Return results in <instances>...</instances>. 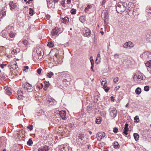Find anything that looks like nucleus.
I'll list each match as a JSON object with an SVG mask.
<instances>
[{
	"instance_id": "9",
	"label": "nucleus",
	"mask_w": 151,
	"mask_h": 151,
	"mask_svg": "<svg viewBox=\"0 0 151 151\" xmlns=\"http://www.w3.org/2000/svg\"><path fill=\"white\" fill-rule=\"evenodd\" d=\"M134 46V44L131 42H128L125 43L123 45V47L125 48L131 49Z\"/></svg>"
},
{
	"instance_id": "36",
	"label": "nucleus",
	"mask_w": 151,
	"mask_h": 151,
	"mask_svg": "<svg viewBox=\"0 0 151 151\" xmlns=\"http://www.w3.org/2000/svg\"><path fill=\"white\" fill-rule=\"evenodd\" d=\"M16 64H17V63L15 62V63L13 65H12L11 68H13V69H16L17 68V66Z\"/></svg>"
},
{
	"instance_id": "15",
	"label": "nucleus",
	"mask_w": 151,
	"mask_h": 151,
	"mask_svg": "<svg viewBox=\"0 0 151 151\" xmlns=\"http://www.w3.org/2000/svg\"><path fill=\"white\" fill-rule=\"evenodd\" d=\"M24 93H23V92L21 91V90H19L17 91V98L19 99H21L22 98V96H24Z\"/></svg>"
},
{
	"instance_id": "1",
	"label": "nucleus",
	"mask_w": 151,
	"mask_h": 151,
	"mask_svg": "<svg viewBox=\"0 0 151 151\" xmlns=\"http://www.w3.org/2000/svg\"><path fill=\"white\" fill-rule=\"evenodd\" d=\"M58 50L56 49H54V50H51L50 53L51 55H52L53 56H55V58H54L55 59L56 58V61L59 64H61L62 62V59L61 57L59 55H57L55 52Z\"/></svg>"
},
{
	"instance_id": "43",
	"label": "nucleus",
	"mask_w": 151,
	"mask_h": 151,
	"mask_svg": "<svg viewBox=\"0 0 151 151\" xmlns=\"http://www.w3.org/2000/svg\"><path fill=\"white\" fill-rule=\"evenodd\" d=\"M134 120L137 122H139V119L138 116H136L134 118Z\"/></svg>"
},
{
	"instance_id": "42",
	"label": "nucleus",
	"mask_w": 151,
	"mask_h": 151,
	"mask_svg": "<svg viewBox=\"0 0 151 151\" xmlns=\"http://www.w3.org/2000/svg\"><path fill=\"white\" fill-rule=\"evenodd\" d=\"M33 125L32 124H31V125H29L28 126H27V128L28 129H29L31 131L32 130V129H33Z\"/></svg>"
},
{
	"instance_id": "44",
	"label": "nucleus",
	"mask_w": 151,
	"mask_h": 151,
	"mask_svg": "<svg viewBox=\"0 0 151 151\" xmlns=\"http://www.w3.org/2000/svg\"><path fill=\"white\" fill-rule=\"evenodd\" d=\"M144 89L145 91H148L149 90V87L148 86H145Z\"/></svg>"
},
{
	"instance_id": "21",
	"label": "nucleus",
	"mask_w": 151,
	"mask_h": 151,
	"mask_svg": "<svg viewBox=\"0 0 151 151\" xmlns=\"http://www.w3.org/2000/svg\"><path fill=\"white\" fill-rule=\"evenodd\" d=\"M46 1L48 4V8H51L53 5L52 0H46Z\"/></svg>"
},
{
	"instance_id": "24",
	"label": "nucleus",
	"mask_w": 151,
	"mask_h": 151,
	"mask_svg": "<svg viewBox=\"0 0 151 151\" xmlns=\"http://www.w3.org/2000/svg\"><path fill=\"white\" fill-rule=\"evenodd\" d=\"M134 136L135 141H137L139 139V137L138 134L136 133H134Z\"/></svg>"
},
{
	"instance_id": "32",
	"label": "nucleus",
	"mask_w": 151,
	"mask_h": 151,
	"mask_svg": "<svg viewBox=\"0 0 151 151\" xmlns=\"http://www.w3.org/2000/svg\"><path fill=\"white\" fill-rule=\"evenodd\" d=\"M79 19L80 21L82 23L84 22L85 21L84 17L83 16L80 17Z\"/></svg>"
},
{
	"instance_id": "3",
	"label": "nucleus",
	"mask_w": 151,
	"mask_h": 151,
	"mask_svg": "<svg viewBox=\"0 0 151 151\" xmlns=\"http://www.w3.org/2000/svg\"><path fill=\"white\" fill-rule=\"evenodd\" d=\"M126 9V7L123 6H122L121 3H118L116 8V10L117 12L120 13L124 12Z\"/></svg>"
},
{
	"instance_id": "10",
	"label": "nucleus",
	"mask_w": 151,
	"mask_h": 151,
	"mask_svg": "<svg viewBox=\"0 0 151 151\" xmlns=\"http://www.w3.org/2000/svg\"><path fill=\"white\" fill-rule=\"evenodd\" d=\"M105 136V133L103 132H99L96 135V137L98 140L100 141Z\"/></svg>"
},
{
	"instance_id": "30",
	"label": "nucleus",
	"mask_w": 151,
	"mask_h": 151,
	"mask_svg": "<svg viewBox=\"0 0 151 151\" xmlns=\"http://www.w3.org/2000/svg\"><path fill=\"white\" fill-rule=\"evenodd\" d=\"M114 147L115 148H118L119 147V145L117 142H115L114 143Z\"/></svg>"
},
{
	"instance_id": "28",
	"label": "nucleus",
	"mask_w": 151,
	"mask_h": 151,
	"mask_svg": "<svg viewBox=\"0 0 151 151\" xmlns=\"http://www.w3.org/2000/svg\"><path fill=\"white\" fill-rule=\"evenodd\" d=\"M47 45L50 47H52L53 46L54 43L52 42L51 41L50 42H48Z\"/></svg>"
},
{
	"instance_id": "13",
	"label": "nucleus",
	"mask_w": 151,
	"mask_h": 151,
	"mask_svg": "<svg viewBox=\"0 0 151 151\" xmlns=\"http://www.w3.org/2000/svg\"><path fill=\"white\" fill-rule=\"evenodd\" d=\"M6 93L9 95H10L12 94V90L10 87L6 86L4 88Z\"/></svg>"
},
{
	"instance_id": "17",
	"label": "nucleus",
	"mask_w": 151,
	"mask_h": 151,
	"mask_svg": "<svg viewBox=\"0 0 151 151\" xmlns=\"http://www.w3.org/2000/svg\"><path fill=\"white\" fill-rule=\"evenodd\" d=\"M107 83L106 81L105 80V82L104 83V85L103 86V88L104 89L106 92H107L109 90V88L107 87Z\"/></svg>"
},
{
	"instance_id": "63",
	"label": "nucleus",
	"mask_w": 151,
	"mask_h": 151,
	"mask_svg": "<svg viewBox=\"0 0 151 151\" xmlns=\"http://www.w3.org/2000/svg\"><path fill=\"white\" fill-rule=\"evenodd\" d=\"M46 17L48 19H49L50 17V16L49 15H46Z\"/></svg>"
},
{
	"instance_id": "49",
	"label": "nucleus",
	"mask_w": 151,
	"mask_h": 151,
	"mask_svg": "<svg viewBox=\"0 0 151 151\" xmlns=\"http://www.w3.org/2000/svg\"><path fill=\"white\" fill-rule=\"evenodd\" d=\"M76 10L73 9H72L71 11V13L72 14H76Z\"/></svg>"
},
{
	"instance_id": "34",
	"label": "nucleus",
	"mask_w": 151,
	"mask_h": 151,
	"mask_svg": "<svg viewBox=\"0 0 151 151\" xmlns=\"http://www.w3.org/2000/svg\"><path fill=\"white\" fill-rule=\"evenodd\" d=\"M33 9L31 8L29 9V14L31 16L33 15Z\"/></svg>"
},
{
	"instance_id": "8",
	"label": "nucleus",
	"mask_w": 151,
	"mask_h": 151,
	"mask_svg": "<svg viewBox=\"0 0 151 151\" xmlns=\"http://www.w3.org/2000/svg\"><path fill=\"white\" fill-rule=\"evenodd\" d=\"M14 0H10L9 3L10 9L11 10H13L17 6V3L14 1Z\"/></svg>"
},
{
	"instance_id": "7",
	"label": "nucleus",
	"mask_w": 151,
	"mask_h": 151,
	"mask_svg": "<svg viewBox=\"0 0 151 151\" xmlns=\"http://www.w3.org/2000/svg\"><path fill=\"white\" fill-rule=\"evenodd\" d=\"M141 57L144 59H149L151 57V52L148 51H145L143 53Z\"/></svg>"
},
{
	"instance_id": "58",
	"label": "nucleus",
	"mask_w": 151,
	"mask_h": 151,
	"mask_svg": "<svg viewBox=\"0 0 151 151\" xmlns=\"http://www.w3.org/2000/svg\"><path fill=\"white\" fill-rule=\"evenodd\" d=\"M106 79H104L102 81V82L101 83V85L102 86H103L104 84V83H105V80Z\"/></svg>"
},
{
	"instance_id": "33",
	"label": "nucleus",
	"mask_w": 151,
	"mask_h": 151,
	"mask_svg": "<svg viewBox=\"0 0 151 151\" xmlns=\"http://www.w3.org/2000/svg\"><path fill=\"white\" fill-rule=\"evenodd\" d=\"M53 75V73L51 72H50L49 73H48L47 75V76H48L49 78H50Z\"/></svg>"
},
{
	"instance_id": "46",
	"label": "nucleus",
	"mask_w": 151,
	"mask_h": 151,
	"mask_svg": "<svg viewBox=\"0 0 151 151\" xmlns=\"http://www.w3.org/2000/svg\"><path fill=\"white\" fill-rule=\"evenodd\" d=\"M119 79L118 77H116L114 79V81L116 83L118 81Z\"/></svg>"
},
{
	"instance_id": "18",
	"label": "nucleus",
	"mask_w": 151,
	"mask_h": 151,
	"mask_svg": "<svg viewBox=\"0 0 151 151\" xmlns=\"http://www.w3.org/2000/svg\"><path fill=\"white\" fill-rule=\"evenodd\" d=\"M107 83L106 81L105 80V82L104 83V85L103 86V88L104 89L106 92H107L109 90V88L107 87Z\"/></svg>"
},
{
	"instance_id": "11",
	"label": "nucleus",
	"mask_w": 151,
	"mask_h": 151,
	"mask_svg": "<svg viewBox=\"0 0 151 151\" xmlns=\"http://www.w3.org/2000/svg\"><path fill=\"white\" fill-rule=\"evenodd\" d=\"M59 30L57 27H55L52 29L51 31V35L52 36H56L58 35Z\"/></svg>"
},
{
	"instance_id": "47",
	"label": "nucleus",
	"mask_w": 151,
	"mask_h": 151,
	"mask_svg": "<svg viewBox=\"0 0 151 151\" xmlns=\"http://www.w3.org/2000/svg\"><path fill=\"white\" fill-rule=\"evenodd\" d=\"M65 0H63L61 1V5L63 6V7H65Z\"/></svg>"
},
{
	"instance_id": "62",
	"label": "nucleus",
	"mask_w": 151,
	"mask_h": 151,
	"mask_svg": "<svg viewBox=\"0 0 151 151\" xmlns=\"http://www.w3.org/2000/svg\"><path fill=\"white\" fill-rule=\"evenodd\" d=\"M67 2L68 4H69L71 2V0H67Z\"/></svg>"
},
{
	"instance_id": "16",
	"label": "nucleus",
	"mask_w": 151,
	"mask_h": 151,
	"mask_svg": "<svg viewBox=\"0 0 151 151\" xmlns=\"http://www.w3.org/2000/svg\"><path fill=\"white\" fill-rule=\"evenodd\" d=\"M55 102V101L54 99L51 98H48L47 100V103L49 105H52Z\"/></svg>"
},
{
	"instance_id": "53",
	"label": "nucleus",
	"mask_w": 151,
	"mask_h": 151,
	"mask_svg": "<svg viewBox=\"0 0 151 151\" xmlns=\"http://www.w3.org/2000/svg\"><path fill=\"white\" fill-rule=\"evenodd\" d=\"M137 79H139V80H141L142 79V77L140 75L137 76Z\"/></svg>"
},
{
	"instance_id": "22",
	"label": "nucleus",
	"mask_w": 151,
	"mask_h": 151,
	"mask_svg": "<svg viewBox=\"0 0 151 151\" xmlns=\"http://www.w3.org/2000/svg\"><path fill=\"white\" fill-rule=\"evenodd\" d=\"M20 50L19 49L17 48L15 49H14L12 52V54L14 55L17 54L18 53H19L20 52Z\"/></svg>"
},
{
	"instance_id": "2",
	"label": "nucleus",
	"mask_w": 151,
	"mask_h": 151,
	"mask_svg": "<svg viewBox=\"0 0 151 151\" xmlns=\"http://www.w3.org/2000/svg\"><path fill=\"white\" fill-rule=\"evenodd\" d=\"M22 86L24 88L25 90L28 92H31L33 91V87L32 85L28 83L24 82Z\"/></svg>"
},
{
	"instance_id": "26",
	"label": "nucleus",
	"mask_w": 151,
	"mask_h": 151,
	"mask_svg": "<svg viewBox=\"0 0 151 151\" xmlns=\"http://www.w3.org/2000/svg\"><path fill=\"white\" fill-rule=\"evenodd\" d=\"M45 86L43 88L44 90H46L47 88V87L49 86V83L47 82H45L44 83Z\"/></svg>"
},
{
	"instance_id": "31",
	"label": "nucleus",
	"mask_w": 151,
	"mask_h": 151,
	"mask_svg": "<svg viewBox=\"0 0 151 151\" xmlns=\"http://www.w3.org/2000/svg\"><path fill=\"white\" fill-rule=\"evenodd\" d=\"M133 78L134 81H136L137 79V75L135 73H134L133 75Z\"/></svg>"
},
{
	"instance_id": "60",
	"label": "nucleus",
	"mask_w": 151,
	"mask_h": 151,
	"mask_svg": "<svg viewBox=\"0 0 151 151\" xmlns=\"http://www.w3.org/2000/svg\"><path fill=\"white\" fill-rule=\"evenodd\" d=\"M65 76H67V77H69L68 81H70V80L71 79V78H70V76H69V75L68 74H67L66 75H65Z\"/></svg>"
},
{
	"instance_id": "35",
	"label": "nucleus",
	"mask_w": 151,
	"mask_h": 151,
	"mask_svg": "<svg viewBox=\"0 0 151 151\" xmlns=\"http://www.w3.org/2000/svg\"><path fill=\"white\" fill-rule=\"evenodd\" d=\"M91 6L90 5H88L87 6L85 9L84 11L86 13H87L89 9L91 8Z\"/></svg>"
},
{
	"instance_id": "12",
	"label": "nucleus",
	"mask_w": 151,
	"mask_h": 151,
	"mask_svg": "<svg viewBox=\"0 0 151 151\" xmlns=\"http://www.w3.org/2000/svg\"><path fill=\"white\" fill-rule=\"evenodd\" d=\"M59 114L60 115L61 117L62 118L63 120H66V118L65 117L66 116V113L65 111H59Z\"/></svg>"
},
{
	"instance_id": "37",
	"label": "nucleus",
	"mask_w": 151,
	"mask_h": 151,
	"mask_svg": "<svg viewBox=\"0 0 151 151\" xmlns=\"http://www.w3.org/2000/svg\"><path fill=\"white\" fill-rule=\"evenodd\" d=\"M33 144V142L32 140L30 139L27 142V144L29 145H31Z\"/></svg>"
},
{
	"instance_id": "25",
	"label": "nucleus",
	"mask_w": 151,
	"mask_h": 151,
	"mask_svg": "<svg viewBox=\"0 0 151 151\" xmlns=\"http://www.w3.org/2000/svg\"><path fill=\"white\" fill-rule=\"evenodd\" d=\"M141 92V89L139 87L137 88L135 90V93L138 95L140 94Z\"/></svg>"
},
{
	"instance_id": "48",
	"label": "nucleus",
	"mask_w": 151,
	"mask_h": 151,
	"mask_svg": "<svg viewBox=\"0 0 151 151\" xmlns=\"http://www.w3.org/2000/svg\"><path fill=\"white\" fill-rule=\"evenodd\" d=\"M145 65L147 67H151V64H150V63L149 62H147L146 63H145Z\"/></svg>"
},
{
	"instance_id": "54",
	"label": "nucleus",
	"mask_w": 151,
	"mask_h": 151,
	"mask_svg": "<svg viewBox=\"0 0 151 151\" xmlns=\"http://www.w3.org/2000/svg\"><path fill=\"white\" fill-rule=\"evenodd\" d=\"M118 131V129L116 128H114L113 129V132L115 133H116Z\"/></svg>"
},
{
	"instance_id": "57",
	"label": "nucleus",
	"mask_w": 151,
	"mask_h": 151,
	"mask_svg": "<svg viewBox=\"0 0 151 151\" xmlns=\"http://www.w3.org/2000/svg\"><path fill=\"white\" fill-rule=\"evenodd\" d=\"M114 58L115 59H117L119 58V55L117 54H115L114 55Z\"/></svg>"
},
{
	"instance_id": "45",
	"label": "nucleus",
	"mask_w": 151,
	"mask_h": 151,
	"mask_svg": "<svg viewBox=\"0 0 151 151\" xmlns=\"http://www.w3.org/2000/svg\"><path fill=\"white\" fill-rule=\"evenodd\" d=\"M124 130H128V124H127L126 123L125 124Z\"/></svg>"
},
{
	"instance_id": "40",
	"label": "nucleus",
	"mask_w": 151,
	"mask_h": 151,
	"mask_svg": "<svg viewBox=\"0 0 151 151\" xmlns=\"http://www.w3.org/2000/svg\"><path fill=\"white\" fill-rule=\"evenodd\" d=\"M22 42L25 46H27L28 45V42L27 40H24L22 41Z\"/></svg>"
},
{
	"instance_id": "20",
	"label": "nucleus",
	"mask_w": 151,
	"mask_h": 151,
	"mask_svg": "<svg viewBox=\"0 0 151 151\" xmlns=\"http://www.w3.org/2000/svg\"><path fill=\"white\" fill-rule=\"evenodd\" d=\"M62 19L61 21L62 22L65 23H67L69 22V18L68 17H65L64 18H61Z\"/></svg>"
},
{
	"instance_id": "59",
	"label": "nucleus",
	"mask_w": 151,
	"mask_h": 151,
	"mask_svg": "<svg viewBox=\"0 0 151 151\" xmlns=\"http://www.w3.org/2000/svg\"><path fill=\"white\" fill-rule=\"evenodd\" d=\"M122 5V6H123L126 7V3L125 2H124L123 3H121Z\"/></svg>"
},
{
	"instance_id": "14",
	"label": "nucleus",
	"mask_w": 151,
	"mask_h": 151,
	"mask_svg": "<svg viewBox=\"0 0 151 151\" xmlns=\"http://www.w3.org/2000/svg\"><path fill=\"white\" fill-rule=\"evenodd\" d=\"M91 34V31L88 28H86L85 29V32L84 33V36L88 37Z\"/></svg>"
},
{
	"instance_id": "5",
	"label": "nucleus",
	"mask_w": 151,
	"mask_h": 151,
	"mask_svg": "<svg viewBox=\"0 0 151 151\" xmlns=\"http://www.w3.org/2000/svg\"><path fill=\"white\" fill-rule=\"evenodd\" d=\"M110 111V115L114 118H115L117 115V111L116 109L114 108H110L109 109Z\"/></svg>"
},
{
	"instance_id": "61",
	"label": "nucleus",
	"mask_w": 151,
	"mask_h": 151,
	"mask_svg": "<svg viewBox=\"0 0 151 151\" xmlns=\"http://www.w3.org/2000/svg\"><path fill=\"white\" fill-rule=\"evenodd\" d=\"M59 0H53V1L55 3H58Z\"/></svg>"
},
{
	"instance_id": "55",
	"label": "nucleus",
	"mask_w": 151,
	"mask_h": 151,
	"mask_svg": "<svg viewBox=\"0 0 151 151\" xmlns=\"http://www.w3.org/2000/svg\"><path fill=\"white\" fill-rule=\"evenodd\" d=\"M128 130H124L123 131V133L125 134V135H127L128 134V133L127 132H128Z\"/></svg>"
},
{
	"instance_id": "38",
	"label": "nucleus",
	"mask_w": 151,
	"mask_h": 151,
	"mask_svg": "<svg viewBox=\"0 0 151 151\" xmlns=\"http://www.w3.org/2000/svg\"><path fill=\"white\" fill-rule=\"evenodd\" d=\"M9 36L11 37H14L15 36V34L12 32H11L9 34Z\"/></svg>"
},
{
	"instance_id": "64",
	"label": "nucleus",
	"mask_w": 151,
	"mask_h": 151,
	"mask_svg": "<svg viewBox=\"0 0 151 151\" xmlns=\"http://www.w3.org/2000/svg\"><path fill=\"white\" fill-rule=\"evenodd\" d=\"M4 64H1V68H4Z\"/></svg>"
},
{
	"instance_id": "39",
	"label": "nucleus",
	"mask_w": 151,
	"mask_h": 151,
	"mask_svg": "<svg viewBox=\"0 0 151 151\" xmlns=\"http://www.w3.org/2000/svg\"><path fill=\"white\" fill-rule=\"evenodd\" d=\"M60 147L61 149H63L65 151H67L68 150V149L67 148H66L63 145H61L60 146Z\"/></svg>"
},
{
	"instance_id": "19",
	"label": "nucleus",
	"mask_w": 151,
	"mask_h": 151,
	"mask_svg": "<svg viewBox=\"0 0 151 151\" xmlns=\"http://www.w3.org/2000/svg\"><path fill=\"white\" fill-rule=\"evenodd\" d=\"M48 150V146L45 145L39 148L38 149V151H47Z\"/></svg>"
},
{
	"instance_id": "29",
	"label": "nucleus",
	"mask_w": 151,
	"mask_h": 151,
	"mask_svg": "<svg viewBox=\"0 0 151 151\" xmlns=\"http://www.w3.org/2000/svg\"><path fill=\"white\" fill-rule=\"evenodd\" d=\"M101 120L100 118H97L96 120V123L99 124L101 123Z\"/></svg>"
},
{
	"instance_id": "23",
	"label": "nucleus",
	"mask_w": 151,
	"mask_h": 151,
	"mask_svg": "<svg viewBox=\"0 0 151 151\" xmlns=\"http://www.w3.org/2000/svg\"><path fill=\"white\" fill-rule=\"evenodd\" d=\"M101 16L105 20L108 17V14L107 13H104L101 15Z\"/></svg>"
},
{
	"instance_id": "6",
	"label": "nucleus",
	"mask_w": 151,
	"mask_h": 151,
	"mask_svg": "<svg viewBox=\"0 0 151 151\" xmlns=\"http://www.w3.org/2000/svg\"><path fill=\"white\" fill-rule=\"evenodd\" d=\"M77 139L78 140V142H80L81 144H82L85 143V142L86 138L84 134H79V135Z\"/></svg>"
},
{
	"instance_id": "51",
	"label": "nucleus",
	"mask_w": 151,
	"mask_h": 151,
	"mask_svg": "<svg viewBox=\"0 0 151 151\" xmlns=\"http://www.w3.org/2000/svg\"><path fill=\"white\" fill-rule=\"evenodd\" d=\"M42 69L41 68H39L37 70V72L39 74H40Z\"/></svg>"
},
{
	"instance_id": "56",
	"label": "nucleus",
	"mask_w": 151,
	"mask_h": 151,
	"mask_svg": "<svg viewBox=\"0 0 151 151\" xmlns=\"http://www.w3.org/2000/svg\"><path fill=\"white\" fill-rule=\"evenodd\" d=\"M29 69L28 66H24V68L23 70L25 71L26 69L27 70V69Z\"/></svg>"
},
{
	"instance_id": "52",
	"label": "nucleus",
	"mask_w": 151,
	"mask_h": 151,
	"mask_svg": "<svg viewBox=\"0 0 151 151\" xmlns=\"http://www.w3.org/2000/svg\"><path fill=\"white\" fill-rule=\"evenodd\" d=\"M120 86H118L115 87L114 89V90L115 91H116L120 88Z\"/></svg>"
},
{
	"instance_id": "4",
	"label": "nucleus",
	"mask_w": 151,
	"mask_h": 151,
	"mask_svg": "<svg viewBox=\"0 0 151 151\" xmlns=\"http://www.w3.org/2000/svg\"><path fill=\"white\" fill-rule=\"evenodd\" d=\"M36 53L38 56V59L41 60L43 58L44 55L43 51L41 48H37L36 50Z\"/></svg>"
},
{
	"instance_id": "27",
	"label": "nucleus",
	"mask_w": 151,
	"mask_h": 151,
	"mask_svg": "<svg viewBox=\"0 0 151 151\" xmlns=\"http://www.w3.org/2000/svg\"><path fill=\"white\" fill-rule=\"evenodd\" d=\"M100 54H99V53H98L97 55V58H96V63L97 64H98L100 62V60H98V59L97 58H100Z\"/></svg>"
},
{
	"instance_id": "50",
	"label": "nucleus",
	"mask_w": 151,
	"mask_h": 151,
	"mask_svg": "<svg viewBox=\"0 0 151 151\" xmlns=\"http://www.w3.org/2000/svg\"><path fill=\"white\" fill-rule=\"evenodd\" d=\"M92 57L91 56L90 58V61L91 62V65H93L94 64V61L93 60V59H91V58H92Z\"/></svg>"
},
{
	"instance_id": "41",
	"label": "nucleus",
	"mask_w": 151,
	"mask_h": 151,
	"mask_svg": "<svg viewBox=\"0 0 151 151\" xmlns=\"http://www.w3.org/2000/svg\"><path fill=\"white\" fill-rule=\"evenodd\" d=\"M146 11L148 13L151 14V7L146 9Z\"/></svg>"
}]
</instances>
